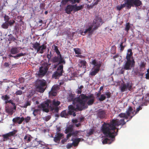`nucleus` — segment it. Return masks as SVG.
Wrapping results in <instances>:
<instances>
[{
	"mask_svg": "<svg viewBox=\"0 0 149 149\" xmlns=\"http://www.w3.org/2000/svg\"><path fill=\"white\" fill-rule=\"evenodd\" d=\"M126 123L124 119L119 120L118 119H113L109 123L104 122L101 127V131L103 134L106 137L111 138V140L106 137L103 140V144H111L114 140L118 134L119 129L116 127L119 125L123 126Z\"/></svg>",
	"mask_w": 149,
	"mask_h": 149,
	"instance_id": "obj_1",
	"label": "nucleus"
},
{
	"mask_svg": "<svg viewBox=\"0 0 149 149\" xmlns=\"http://www.w3.org/2000/svg\"><path fill=\"white\" fill-rule=\"evenodd\" d=\"M142 5V3L140 0H125L124 3L117 6L116 9L120 11L125 7L127 9H129L132 7H141Z\"/></svg>",
	"mask_w": 149,
	"mask_h": 149,
	"instance_id": "obj_2",
	"label": "nucleus"
},
{
	"mask_svg": "<svg viewBox=\"0 0 149 149\" xmlns=\"http://www.w3.org/2000/svg\"><path fill=\"white\" fill-rule=\"evenodd\" d=\"M95 97L93 94H91L89 95L86 96L84 94H81L77 98V102L80 104L82 107L84 106L88 100L87 104L88 105L93 104L94 101Z\"/></svg>",
	"mask_w": 149,
	"mask_h": 149,
	"instance_id": "obj_3",
	"label": "nucleus"
},
{
	"mask_svg": "<svg viewBox=\"0 0 149 149\" xmlns=\"http://www.w3.org/2000/svg\"><path fill=\"white\" fill-rule=\"evenodd\" d=\"M38 108H42L43 111L46 113L49 111V109H50L51 111H53L54 109L51 104V100L50 99L47 100L43 103L38 105Z\"/></svg>",
	"mask_w": 149,
	"mask_h": 149,
	"instance_id": "obj_4",
	"label": "nucleus"
},
{
	"mask_svg": "<svg viewBox=\"0 0 149 149\" xmlns=\"http://www.w3.org/2000/svg\"><path fill=\"white\" fill-rule=\"evenodd\" d=\"M47 83L44 79H40L38 81L36 85L37 90L40 92L43 93L46 89Z\"/></svg>",
	"mask_w": 149,
	"mask_h": 149,
	"instance_id": "obj_5",
	"label": "nucleus"
},
{
	"mask_svg": "<svg viewBox=\"0 0 149 149\" xmlns=\"http://www.w3.org/2000/svg\"><path fill=\"white\" fill-rule=\"evenodd\" d=\"M31 44L33 45V48L37 50V52L39 53H43L44 52V50L46 48V46L44 44L40 45V43L37 42Z\"/></svg>",
	"mask_w": 149,
	"mask_h": 149,
	"instance_id": "obj_6",
	"label": "nucleus"
},
{
	"mask_svg": "<svg viewBox=\"0 0 149 149\" xmlns=\"http://www.w3.org/2000/svg\"><path fill=\"white\" fill-rule=\"evenodd\" d=\"M76 107L75 108L72 105H70L68 107L69 110L68 111V113L70 115H72V113L74 112V111H76L77 110L79 111H81L83 109L81 105L79 103L76 105Z\"/></svg>",
	"mask_w": 149,
	"mask_h": 149,
	"instance_id": "obj_7",
	"label": "nucleus"
},
{
	"mask_svg": "<svg viewBox=\"0 0 149 149\" xmlns=\"http://www.w3.org/2000/svg\"><path fill=\"white\" fill-rule=\"evenodd\" d=\"M135 65V61L133 58L132 60H127L125 64L123 65L124 69L125 70H131L132 67H133Z\"/></svg>",
	"mask_w": 149,
	"mask_h": 149,
	"instance_id": "obj_8",
	"label": "nucleus"
},
{
	"mask_svg": "<svg viewBox=\"0 0 149 149\" xmlns=\"http://www.w3.org/2000/svg\"><path fill=\"white\" fill-rule=\"evenodd\" d=\"M52 61L53 63L58 62L59 64L62 63L64 64L65 63V61L63 58L61 57V58H60V56H54L52 60Z\"/></svg>",
	"mask_w": 149,
	"mask_h": 149,
	"instance_id": "obj_9",
	"label": "nucleus"
},
{
	"mask_svg": "<svg viewBox=\"0 0 149 149\" xmlns=\"http://www.w3.org/2000/svg\"><path fill=\"white\" fill-rule=\"evenodd\" d=\"M17 132V130H14L13 131L10 132L6 134L3 135L2 137L3 138V141H5L8 140L9 139V137H10L11 136H14Z\"/></svg>",
	"mask_w": 149,
	"mask_h": 149,
	"instance_id": "obj_10",
	"label": "nucleus"
},
{
	"mask_svg": "<svg viewBox=\"0 0 149 149\" xmlns=\"http://www.w3.org/2000/svg\"><path fill=\"white\" fill-rule=\"evenodd\" d=\"M91 64L93 65V68L100 70V68L102 65V62L98 61L95 59H94L91 61Z\"/></svg>",
	"mask_w": 149,
	"mask_h": 149,
	"instance_id": "obj_11",
	"label": "nucleus"
},
{
	"mask_svg": "<svg viewBox=\"0 0 149 149\" xmlns=\"http://www.w3.org/2000/svg\"><path fill=\"white\" fill-rule=\"evenodd\" d=\"M132 88V86L129 83H127L126 84H124L121 87V91L123 92L127 91L128 89L129 91H131Z\"/></svg>",
	"mask_w": 149,
	"mask_h": 149,
	"instance_id": "obj_12",
	"label": "nucleus"
},
{
	"mask_svg": "<svg viewBox=\"0 0 149 149\" xmlns=\"http://www.w3.org/2000/svg\"><path fill=\"white\" fill-rule=\"evenodd\" d=\"M93 25H91L89 26L88 28H87L86 29H85L84 32L82 31L81 30H80L79 31L81 35L82 36H84L86 33H88L89 35H91L93 33V31L92 30L93 27Z\"/></svg>",
	"mask_w": 149,
	"mask_h": 149,
	"instance_id": "obj_13",
	"label": "nucleus"
},
{
	"mask_svg": "<svg viewBox=\"0 0 149 149\" xmlns=\"http://www.w3.org/2000/svg\"><path fill=\"white\" fill-rule=\"evenodd\" d=\"M5 110L6 113L9 115H12L14 112L13 107L9 104H7L5 108Z\"/></svg>",
	"mask_w": 149,
	"mask_h": 149,
	"instance_id": "obj_14",
	"label": "nucleus"
},
{
	"mask_svg": "<svg viewBox=\"0 0 149 149\" xmlns=\"http://www.w3.org/2000/svg\"><path fill=\"white\" fill-rule=\"evenodd\" d=\"M134 111H133L132 108L131 107H129L128 109L126 111V114L130 117L129 120L127 122L131 120L132 118L135 115L134 114Z\"/></svg>",
	"mask_w": 149,
	"mask_h": 149,
	"instance_id": "obj_15",
	"label": "nucleus"
},
{
	"mask_svg": "<svg viewBox=\"0 0 149 149\" xmlns=\"http://www.w3.org/2000/svg\"><path fill=\"white\" fill-rule=\"evenodd\" d=\"M106 113L104 110L99 109L97 113V118L100 119H102L105 117Z\"/></svg>",
	"mask_w": 149,
	"mask_h": 149,
	"instance_id": "obj_16",
	"label": "nucleus"
},
{
	"mask_svg": "<svg viewBox=\"0 0 149 149\" xmlns=\"http://www.w3.org/2000/svg\"><path fill=\"white\" fill-rule=\"evenodd\" d=\"M64 137L62 133H56L54 138V141L56 143H59L61 139Z\"/></svg>",
	"mask_w": 149,
	"mask_h": 149,
	"instance_id": "obj_17",
	"label": "nucleus"
},
{
	"mask_svg": "<svg viewBox=\"0 0 149 149\" xmlns=\"http://www.w3.org/2000/svg\"><path fill=\"white\" fill-rule=\"evenodd\" d=\"M48 68L47 67H40L39 68V75L42 77L44 76Z\"/></svg>",
	"mask_w": 149,
	"mask_h": 149,
	"instance_id": "obj_18",
	"label": "nucleus"
},
{
	"mask_svg": "<svg viewBox=\"0 0 149 149\" xmlns=\"http://www.w3.org/2000/svg\"><path fill=\"white\" fill-rule=\"evenodd\" d=\"M81 131L80 130L73 131L72 132L69 133L67 134L66 138L67 139H69L72 136L74 137H77L78 136V135H79V134L80 132Z\"/></svg>",
	"mask_w": 149,
	"mask_h": 149,
	"instance_id": "obj_19",
	"label": "nucleus"
},
{
	"mask_svg": "<svg viewBox=\"0 0 149 149\" xmlns=\"http://www.w3.org/2000/svg\"><path fill=\"white\" fill-rule=\"evenodd\" d=\"M24 120V118L23 117L20 118L17 117L13 119L12 121L14 123H17L19 124H21Z\"/></svg>",
	"mask_w": 149,
	"mask_h": 149,
	"instance_id": "obj_20",
	"label": "nucleus"
},
{
	"mask_svg": "<svg viewBox=\"0 0 149 149\" xmlns=\"http://www.w3.org/2000/svg\"><path fill=\"white\" fill-rule=\"evenodd\" d=\"M80 1V0H62L61 3L62 5H65L68 2H70L72 4H74L76 3H79Z\"/></svg>",
	"mask_w": 149,
	"mask_h": 149,
	"instance_id": "obj_21",
	"label": "nucleus"
},
{
	"mask_svg": "<svg viewBox=\"0 0 149 149\" xmlns=\"http://www.w3.org/2000/svg\"><path fill=\"white\" fill-rule=\"evenodd\" d=\"M65 12L68 14H70L73 10L74 11V6L72 5H68L65 8Z\"/></svg>",
	"mask_w": 149,
	"mask_h": 149,
	"instance_id": "obj_22",
	"label": "nucleus"
},
{
	"mask_svg": "<svg viewBox=\"0 0 149 149\" xmlns=\"http://www.w3.org/2000/svg\"><path fill=\"white\" fill-rule=\"evenodd\" d=\"M133 53L131 49L127 50V54L126 58L127 60H132L133 57Z\"/></svg>",
	"mask_w": 149,
	"mask_h": 149,
	"instance_id": "obj_23",
	"label": "nucleus"
},
{
	"mask_svg": "<svg viewBox=\"0 0 149 149\" xmlns=\"http://www.w3.org/2000/svg\"><path fill=\"white\" fill-rule=\"evenodd\" d=\"M32 139H33V138L29 134H27L25 135L24 139V141L27 143L31 142V141Z\"/></svg>",
	"mask_w": 149,
	"mask_h": 149,
	"instance_id": "obj_24",
	"label": "nucleus"
},
{
	"mask_svg": "<svg viewBox=\"0 0 149 149\" xmlns=\"http://www.w3.org/2000/svg\"><path fill=\"white\" fill-rule=\"evenodd\" d=\"M86 64L87 63L85 60H81L79 62L78 65L80 67H83L85 68L86 67Z\"/></svg>",
	"mask_w": 149,
	"mask_h": 149,
	"instance_id": "obj_25",
	"label": "nucleus"
},
{
	"mask_svg": "<svg viewBox=\"0 0 149 149\" xmlns=\"http://www.w3.org/2000/svg\"><path fill=\"white\" fill-rule=\"evenodd\" d=\"M77 98H75L74 95L72 93H70L69 94L68 97L67 99L69 102L73 101V102H74L75 99H76L77 101Z\"/></svg>",
	"mask_w": 149,
	"mask_h": 149,
	"instance_id": "obj_26",
	"label": "nucleus"
},
{
	"mask_svg": "<svg viewBox=\"0 0 149 149\" xmlns=\"http://www.w3.org/2000/svg\"><path fill=\"white\" fill-rule=\"evenodd\" d=\"M74 6V11L76 12L80 10H82L84 7V5H81L77 6V4H75Z\"/></svg>",
	"mask_w": 149,
	"mask_h": 149,
	"instance_id": "obj_27",
	"label": "nucleus"
},
{
	"mask_svg": "<svg viewBox=\"0 0 149 149\" xmlns=\"http://www.w3.org/2000/svg\"><path fill=\"white\" fill-rule=\"evenodd\" d=\"M70 115L68 113V111L64 110L62 111L61 113L60 116L61 117L67 118Z\"/></svg>",
	"mask_w": 149,
	"mask_h": 149,
	"instance_id": "obj_28",
	"label": "nucleus"
},
{
	"mask_svg": "<svg viewBox=\"0 0 149 149\" xmlns=\"http://www.w3.org/2000/svg\"><path fill=\"white\" fill-rule=\"evenodd\" d=\"M81 139L80 138H77L74 139H72V141H73V142L72 143L73 146H77L81 141Z\"/></svg>",
	"mask_w": 149,
	"mask_h": 149,
	"instance_id": "obj_29",
	"label": "nucleus"
},
{
	"mask_svg": "<svg viewBox=\"0 0 149 149\" xmlns=\"http://www.w3.org/2000/svg\"><path fill=\"white\" fill-rule=\"evenodd\" d=\"M61 103L60 101L56 100L54 99L53 100H51V104L52 106L54 107H58Z\"/></svg>",
	"mask_w": 149,
	"mask_h": 149,
	"instance_id": "obj_30",
	"label": "nucleus"
},
{
	"mask_svg": "<svg viewBox=\"0 0 149 149\" xmlns=\"http://www.w3.org/2000/svg\"><path fill=\"white\" fill-rule=\"evenodd\" d=\"M19 52L18 48L16 47L12 48L10 50V52L11 54H15Z\"/></svg>",
	"mask_w": 149,
	"mask_h": 149,
	"instance_id": "obj_31",
	"label": "nucleus"
},
{
	"mask_svg": "<svg viewBox=\"0 0 149 149\" xmlns=\"http://www.w3.org/2000/svg\"><path fill=\"white\" fill-rule=\"evenodd\" d=\"M102 22V19L100 18H99L98 17H96L95 19L93 21V24H97L98 23L100 24V25H101V23Z\"/></svg>",
	"mask_w": 149,
	"mask_h": 149,
	"instance_id": "obj_32",
	"label": "nucleus"
},
{
	"mask_svg": "<svg viewBox=\"0 0 149 149\" xmlns=\"http://www.w3.org/2000/svg\"><path fill=\"white\" fill-rule=\"evenodd\" d=\"M92 70H93L90 72L89 73V75L92 76H95L100 71L99 70L93 68H92Z\"/></svg>",
	"mask_w": 149,
	"mask_h": 149,
	"instance_id": "obj_33",
	"label": "nucleus"
},
{
	"mask_svg": "<svg viewBox=\"0 0 149 149\" xmlns=\"http://www.w3.org/2000/svg\"><path fill=\"white\" fill-rule=\"evenodd\" d=\"M65 134H69L70 133V132H72L73 131V126L70 125L65 129Z\"/></svg>",
	"mask_w": 149,
	"mask_h": 149,
	"instance_id": "obj_34",
	"label": "nucleus"
},
{
	"mask_svg": "<svg viewBox=\"0 0 149 149\" xmlns=\"http://www.w3.org/2000/svg\"><path fill=\"white\" fill-rule=\"evenodd\" d=\"M142 100L143 102H144L145 103L148 102L149 101V94H146L143 96H142Z\"/></svg>",
	"mask_w": 149,
	"mask_h": 149,
	"instance_id": "obj_35",
	"label": "nucleus"
},
{
	"mask_svg": "<svg viewBox=\"0 0 149 149\" xmlns=\"http://www.w3.org/2000/svg\"><path fill=\"white\" fill-rule=\"evenodd\" d=\"M62 75V73L61 72H59L57 71L54 72L52 75V77H54L56 79L58 77Z\"/></svg>",
	"mask_w": 149,
	"mask_h": 149,
	"instance_id": "obj_36",
	"label": "nucleus"
},
{
	"mask_svg": "<svg viewBox=\"0 0 149 149\" xmlns=\"http://www.w3.org/2000/svg\"><path fill=\"white\" fill-rule=\"evenodd\" d=\"M135 100L136 102H137L139 103L143 102L142 96L141 95L137 96L135 97Z\"/></svg>",
	"mask_w": 149,
	"mask_h": 149,
	"instance_id": "obj_37",
	"label": "nucleus"
},
{
	"mask_svg": "<svg viewBox=\"0 0 149 149\" xmlns=\"http://www.w3.org/2000/svg\"><path fill=\"white\" fill-rule=\"evenodd\" d=\"M10 103L13 106V109L15 110L16 109V107L15 103H14L12 100H8V101H5V103L7 104L8 103Z\"/></svg>",
	"mask_w": 149,
	"mask_h": 149,
	"instance_id": "obj_38",
	"label": "nucleus"
},
{
	"mask_svg": "<svg viewBox=\"0 0 149 149\" xmlns=\"http://www.w3.org/2000/svg\"><path fill=\"white\" fill-rule=\"evenodd\" d=\"M32 110L33 111V114L34 116H36L39 113V112L40 110L38 109H35L34 108H33L32 109Z\"/></svg>",
	"mask_w": 149,
	"mask_h": 149,
	"instance_id": "obj_39",
	"label": "nucleus"
},
{
	"mask_svg": "<svg viewBox=\"0 0 149 149\" xmlns=\"http://www.w3.org/2000/svg\"><path fill=\"white\" fill-rule=\"evenodd\" d=\"M2 100H5V101H8L10 99V96L9 95H2L1 97Z\"/></svg>",
	"mask_w": 149,
	"mask_h": 149,
	"instance_id": "obj_40",
	"label": "nucleus"
},
{
	"mask_svg": "<svg viewBox=\"0 0 149 149\" xmlns=\"http://www.w3.org/2000/svg\"><path fill=\"white\" fill-rule=\"evenodd\" d=\"M63 65H59V66L58 67L57 69V70L58 72H61L63 74Z\"/></svg>",
	"mask_w": 149,
	"mask_h": 149,
	"instance_id": "obj_41",
	"label": "nucleus"
},
{
	"mask_svg": "<svg viewBox=\"0 0 149 149\" xmlns=\"http://www.w3.org/2000/svg\"><path fill=\"white\" fill-rule=\"evenodd\" d=\"M49 95L50 96H55L56 95L57 93L54 90H51L49 92Z\"/></svg>",
	"mask_w": 149,
	"mask_h": 149,
	"instance_id": "obj_42",
	"label": "nucleus"
},
{
	"mask_svg": "<svg viewBox=\"0 0 149 149\" xmlns=\"http://www.w3.org/2000/svg\"><path fill=\"white\" fill-rule=\"evenodd\" d=\"M146 63L144 62V61H141L139 65L140 68L141 69L144 68L146 67Z\"/></svg>",
	"mask_w": 149,
	"mask_h": 149,
	"instance_id": "obj_43",
	"label": "nucleus"
},
{
	"mask_svg": "<svg viewBox=\"0 0 149 149\" xmlns=\"http://www.w3.org/2000/svg\"><path fill=\"white\" fill-rule=\"evenodd\" d=\"M106 98V97L104 94H102L100 97L99 98V100L100 101H102L104 100Z\"/></svg>",
	"mask_w": 149,
	"mask_h": 149,
	"instance_id": "obj_44",
	"label": "nucleus"
},
{
	"mask_svg": "<svg viewBox=\"0 0 149 149\" xmlns=\"http://www.w3.org/2000/svg\"><path fill=\"white\" fill-rule=\"evenodd\" d=\"M130 27V23H127L126 24L125 27V30L127 32L129 30Z\"/></svg>",
	"mask_w": 149,
	"mask_h": 149,
	"instance_id": "obj_45",
	"label": "nucleus"
},
{
	"mask_svg": "<svg viewBox=\"0 0 149 149\" xmlns=\"http://www.w3.org/2000/svg\"><path fill=\"white\" fill-rule=\"evenodd\" d=\"M74 52L75 54H81L80 50L79 48H74Z\"/></svg>",
	"mask_w": 149,
	"mask_h": 149,
	"instance_id": "obj_46",
	"label": "nucleus"
},
{
	"mask_svg": "<svg viewBox=\"0 0 149 149\" xmlns=\"http://www.w3.org/2000/svg\"><path fill=\"white\" fill-rule=\"evenodd\" d=\"M8 26L9 25L8 23H7L6 22L3 24L1 26L3 28L5 29H7L8 28Z\"/></svg>",
	"mask_w": 149,
	"mask_h": 149,
	"instance_id": "obj_47",
	"label": "nucleus"
},
{
	"mask_svg": "<svg viewBox=\"0 0 149 149\" xmlns=\"http://www.w3.org/2000/svg\"><path fill=\"white\" fill-rule=\"evenodd\" d=\"M95 26H94L93 28H92V31H93H93L97 29L98 27L100 26V24L98 23L97 24H95Z\"/></svg>",
	"mask_w": 149,
	"mask_h": 149,
	"instance_id": "obj_48",
	"label": "nucleus"
},
{
	"mask_svg": "<svg viewBox=\"0 0 149 149\" xmlns=\"http://www.w3.org/2000/svg\"><path fill=\"white\" fill-rule=\"evenodd\" d=\"M31 104V102L27 101L24 104V107L25 108H27L28 106H30Z\"/></svg>",
	"mask_w": 149,
	"mask_h": 149,
	"instance_id": "obj_49",
	"label": "nucleus"
},
{
	"mask_svg": "<svg viewBox=\"0 0 149 149\" xmlns=\"http://www.w3.org/2000/svg\"><path fill=\"white\" fill-rule=\"evenodd\" d=\"M16 40V39L13 36H11L8 38V40L9 41H13Z\"/></svg>",
	"mask_w": 149,
	"mask_h": 149,
	"instance_id": "obj_50",
	"label": "nucleus"
},
{
	"mask_svg": "<svg viewBox=\"0 0 149 149\" xmlns=\"http://www.w3.org/2000/svg\"><path fill=\"white\" fill-rule=\"evenodd\" d=\"M38 142L36 140H33V143L31 144V146L34 147L38 146L36 143H38Z\"/></svg>",
	"mask_w": 149,
	"mask_h": 149,
	"instance_id": "obj_51",
	"label": "nucleus"
},
{
	"mask_svg": "<svg viewBox=\"0 0 149 149\" xmlns=\"http://www.w3.org/2000/svg\"><path fill=\"white\" fill-rule=\"evenodd\" d=\"M94 131V130L93 129H91L87 133V134H88V136L91 135L93 134Z\"/></svg>",
	"mask_w": 149,
	"mask_h": 149,
	"instance_id": "obj_52",
	"label": "nucleus"
},
{
	"mask_svg": "<svg viewBox=\"0 0 149 149\" xmlns=\"http://www.w3.org/2000/svg\"><path fill=\"white\" fill-rule=\"evenodd\" d=\"M123 42H122L120 43V50L121 51H123L125 48V46L123 45Z\"/></svg>",
	"mask_w": 149,
	"mask_h": 149,
	"instance_id": "obj_53",
	"label": "nucleus"
},
{
	"mask_svg": "<svg viewBox=\"0 0 149 149\" xmlns=\"http://www.w3.org/2000/svg\"><path fill=\"white\" fill-rule=\"evenodd\" d=\"M31 119V118L29 116H27L25 118H24L25 121L26 123H28L29 121Z\"/></svg>",
	"mask_w": 149,
	"mask_h": 149,
	"instance_id": "obj_54",
	"label": "nucleus"
},
{
	"mask_svg": "<svg viewBox=\"0 0 149 149\" xmlns=\"http://www.w3.org/2000/svg\"><path fill=\"white\" fill-rule=\"evenodd\" d=\"M105 95L107 96V98H109L111 97V93L110 92H106L105 93Z\"/></svg>",
	"mask_w": 149,
	"mask_h": 149,
	"instance_id": "obj_55",
	"label": "nucleus"
},
{
	"mask_svg": "<svg viewBox=\"0 0 149 149\" xmlns=\"http://www.w3.org/2000/svg\"><path fill=\"white\" fill-rule=\"evenodd\" d=\"M22 94V91L21 90H18L16 91L15 94L16 95H21Z\"/></svg>",
	"mask_w": 149,
	"mask_h": 149,
	"instance_id": "obj_56",
	"label": "nucleus"
},
{
	"mask_svg": "<svg viewBox=\"0 0 149 149\" xmlns=\"http://www.w3.org/2000/svg\"><path fill=\"white\" fill-rule=\"evenodd\" d=\"M15 21L14 20H10L8 23L10 26L12 25L15 23Z\"/></svg>",
	"mask_w": 149,
	"mask_h": 149,
	"instance_id": "obj_57",
	"label": "nucleus"
},
{
	"mask_svg": "<svg viewBox=\"0 0 149 149\" xmlns=\"http://www.w3.org/2000/svg\"><path fill=\"white\" fill-rule=\"evenodd\" d=\"M58 87L57 85L54 86L52 88V90H54V91H56L58 89Z\"/></svg>",
	"mask_w": 149,
	"mask_h": 149,
	"instance_id": "obj_58",
	"label": "nucleus"
},
{
	"mask_svg": "<svg viewBox=\"0 0 149 149\" xmlns=\"http://www.w3.org/2000/svg\"><path fill=\"white\" fill-rule=\"evenodd\" d=\"M126 113H121L118 115V116L120 118H124L125 116Z\"/></svg>",
	"mask_w": 149,
	"mask_h": 149,
	"instance_id": "obj_59",
	"label": "nucleus"
},
{
	"mask_svg": "<svg viewBox=\"0 0 149 149\" xmlns=\"http://www.w3.org/2000/svg\"><path fill=\"white\" fill-rule=\"evenodd\" d=\"M45 3H41L40 5V8L41 9H44L45 7Z\"/></svg>",
	"mask_w": 149,
	"mask_h": 149,
	"instance_id": "obj_60",
	"label": "nucleus"
},
{
	"mask_svg": "<svg viewBox=\"0 0 149 149\" xmlns=\"http://www.w3.org/2000/svg\"><path fill=\"white\" fill-rule=\"evenodd\" d=\"M73 146L72 143H68L66 146V148L68 149H70Z\"/></svg>",
	"mask_w": 149,
	"mask_h": 149,
	"instance_id": "obj_61",
	"label": "nucleus"
},
{
	"mask_svg": "<svg viewBox=\"0 0 149 149\" xmlns=\"http://www.w3.org/2000/svg\"><path fill=\"white\" fill-rule=\"evenodd\" d=\"M17 54V56H18V58H19L20 57L25 56L26 55V54L25 53H21Z\"/></svg>",
	"mask_w": 149,
	"mask_h": 149,
	"instance_id": "obj_62",
	"label": "nucleus"
},
{
	"mask_svg": "<svg viewBox=\"0 0 149 149\" xmlns=\"http://www.w3.org/2000/svg\"><path fill=\"white\" fill-rule=\"evenodd\" d=\"M142 108L141 107L139 106L136 109V111L135 112V113L134 114L135 115Z\"/></svg>",
	"mask_w": 149,
	"mask_h": 149,
	"instance_id": "obj_63",
	"label": "nucleus"
},
{
	"mask_svg": "<svg viewBox=\"0 0 149 149\" xmlns=\"http://www.w3.org/2000/svg\"><path fill=\"white\" fill-rule=\"evenodd\" d=\"M61 130V128L60 127H57L56 128V133H59V132H60Z\"/></svg>",
	"mask_w": 149,
	"mask_h": 149,
	"instance_id": "obj_64",
	"label": "nucleus"
}]
</instances>
